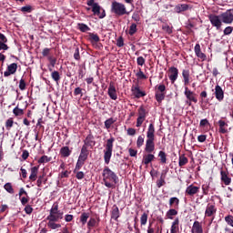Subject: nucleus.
<instances>
[{
  "mask_svg": "<svg viewBox=\"0 0 233 233\" xmlns=\"http://www.w3.org/2000/svg\"><path fill=\"white\" fill-rule=\"evenodd\" d=\"M63 211L59 210V203L55 202L49 210V215L46 217L48 228H51V230L61 228V224H57L56 221L63 219Z\"/></svg>",
  "mask_w": 233,
  "mask_h": 233,
  "instance_id": "nucleus-1",
  "label": "nucleus"
},
{
  "mask_svg": "<svg viewBox=\"0 0 233 233\" xmlns=\"http://www.w3.org/2000/svg\"><path fill=\"white\" fill-rule=\"evenodd\" d=\"M102 176H103L104 185L107 188H113L114 184L117 185V183H119V177H117V175L114 171H112L110 167L106 166L103 169ZM109 181H112L114 184L110 183Z\"/></svg>",
  "mask_w": 233,
  "mask_h": 233,
  "instance_id": "nucleus-2",
  "label": "nucleus"
},
{
  "mask_svg": "<svg viewBox=\"0 0 233 233\" xmlns=\"http://www.w3.org/2000/svg\"><path fill=\"white\" fill-rule=\"evenodd\" d=\"M116 138L114 137H110L106 142L105 149H104V161L106 165H110V159H112V152H114V142Z\"/></svg>",
  "mask_w": 233,
  "mask_h": 233,
  "instance_id": "nucleus-3",
  "label": "nucleus"
},
{
  "mask_svg": "<svg viewBox=\"0 0 233 233\" xmlns=\"http://www.w3.org/2000/svg\"><path fill=\"white\" fill-rule=\"evenodd\" d=\"M111 13L115 14L118 17L122 15H128V11L127 10V5L123 3H119L117 1H113L111 4Z\"/></svg>",
  "mask_w": 233,
  "mask_h": 233,
  "instance_id": "nucleus-4",
  "label": "nucleus"
},
{
  "mask_svg": "<svg viewBox=\"0 0 233 233\" xmlns=\"http://www.w3.org/2000/svg\"><path fill=\"white\" fill-rule=\"evenodd\" d=\"M167 94V86L164 84L156 86L155 98L157 103H162L165 100Z\"/></svg>",
  "mask_w": 233,
  "mask_h": 233,
  "instance_id": "nucleus-5",
  "label": "nucleus"
},
{
  "mask_svg": "<svg viewBox=\"0 0 233 233\" xmlns=\"http://www.w3.org/2000/svg\"><path fill=\"white\" fill-rule=\"evenodd\" d=\"M96 147V137L90 131L89 134L84 139V145L82 146V148H94Z\"/></svg>",
  "mask_w": 233,
  "mask_h": 233,
  "instance_id": "nucleus-6",
  "label": "nucleus"
},
{
  "mask_svg": "<svg viewBox=\"0 0 233 233\" xmlns=\"http://www.w3.org/2000/svg\"><path fill=\"white\" fill-rule=\"evenodd\" d=\"M147 109H145V107L141 106L138 108V117L137 118L136 127H137V128H139V127H141V125H143V123L145 122V119H147Z\"/></svg>",
  "mask_w": 233,
  "mask_h": 233,
  "instance_id": "nucleus-7",
  "label": "nucleus"
},
{
  "mask_svg": "<svg viewBox=\"0 0 233 233\" xmlns=\"http://www.w3.org/2000/svg\"><path fill=\"white\" fill-rule=\"evenodd\" d=\"M220 19L222 23L226 25H231L233 22V9L227 10L225 13L220 15Z\"/></svg>",
  "mask_w": 233,
  "mask_h": 233,
  "instance_id": "nucleus-8",
  "label": "nucleus"
},
{
  "mask_svg": "<svg viewBox=\"0 0 233 233\" xmlns=\"http://www.w3.org/2000/svg\"><path fill=\"white\" fill-rule=\"evenodd\" d=\"M131 92L136 99H141V97H145V96H147V93L145 91H141V88L137 84L131 86Z\"/></svg>",
  "mask_w": 233,
  "mask_h": 233,
  "instance_id": "nucleus-9",
  "label": "nucleus"
},
{
  "mask_svg": "<svg viewBox=\"0 0 233 233\" xmlns=\"http://www.w3.org/2000/svg\"><path fill=\"white\" fill-rule=\"evenodd\" d=\"M168 72V78L171 81L172 85H174L176 81H177V77L179 76V69H177V67L176 66H171L169 67Z\"/></svg>",
  "mask_w": 233,
  "mask_h": 233,
  "instance_id": "nucleus-10",
  "label": "nucleus"
},
{
  "mask_svg": "<svg viewBox=\"0 0 233 233\" xmlns=\"http://www.w3.org/2000/svg\"><path fill=\"white\" fill-rule=\"evenodd\" d=\"M220 181L226 187H228L232 183V177H228V171L223 169L220 170Z\"/></svg>",
  "mask_w": 233,
  "mask_h": 233,
  "instance_id": "nucleus-11",
  "label": "nucleus"
},
{
  "mask_svg": "<svg viewBox=\"0 0 233 233\" xmlns=\"http://www.w3.org/2000/svg\"><path fill=\"white\" fill-rule=\"evenodd\" d=\"M93 15H97L99 19H105L106 17V12H105V9L101 8V5H95L92 8Z\"/></svg>",
  "mask_w": 233,
  "mask_h": 233,
  "instance_id": "nucleus-12",
  "label": "nucleus"
},
{
  "mask_svg": "<svg viewBox=\"0 0 233 233\" xmlns=\"http://www.w3.org/2000/svg\"><path fill=\"white\" fill-rule=\"evenodd\" d=\"M184 96H186L187 99L189 101L188 105H190V103L192 102L198 103V98H196V93L188 89L187 86L185 87Z\"/></svg>",
  "mask_w": 233,
  "mask_h": 233,
  "instance_id": "nucleus-13",
  "label": "nucleus"
},
{
  "mask_svg": "<svg viewBox=\"0 0 233 233\" xmlns=\"http://www.w3.org/2000/svg\"><path fill=\"white\" fill-rule=\"evenodd\" d=\"M107 94L110 99H113V101H116L117 99V90L116 89V85L114 84V82H110Z\"/></svg>",
  "mask_w": 233,
  "mask_h": 233,
  "instance_id": "nucleus-14",
  "label": "nucleus"
},
{
  "mask_svg": "<svg viewBox=\"0 0 233 233\" xmlns=\"http://www.w3.org/2000/svg\"><path fill=\"white\" fill-rule=\"evenodd\" d=\"M17 72V64L12 63L9 66H7L6 71L4 72L5 77H10V76H14Z\"/></svg>",
  "mask_w": 233,
  "mask_h": 233,
  "instance_id": "nucleus-15",
  "label": "nucleus"
},
{
  "mask_svg": "<svg viewBox=\"0 0 233 233\" xmlns=\"http://www.w3.org/2000/svg\"><path fill=\"white\" fill-rule=\"evenodd\" d=\"M190 8H192V6H190L188 4H177L175 6L174 11L176 14H183V12L190 10Z\"/></svg>",
  "mask_w": 233,
  "mask_h": 233,
  "instance_id": "nucleus-16",
  "label": "nucleus"
},
{
  "mask_svg": "<svg viewBox=\"0 0 233 233\" xmlns=\"http://www.w3.org/2000/svg\"><path fill=\"white\" fill-rule=\"evenodd\" d=\"M154 141L155 139H147L145 152H147V154H152V152L156 150V143H154Z\"/></svg>",
  "mask_w": 233,
  "mask_h": 233,
  "instance_id": "nucleus-17",
  "label": "nucleus"
},
{
  "mask_svg": "<svg viewBox=\"0 0 233 233\" xmlns=\"http://www.w3.org/2000/svg\"><path fill=\"white\" fill-rule=\"evenodd\" d=\"M209 21H210L212 26H215L217 28V30H219V28H221V25H222L221 21L222 20H221V18H219L218 15H210Z\"/></svg>",
  "mask_w": 233,
  "mask_h": 233,
  "instance_id": "nucleus-18",
  "label": "nucleus"
},
{
  "mask_svg": "<svg viewBox=\"0 0 233 233\" xmlns=\"http://www.w3.org/2000/svg\"><path fill=\"white\" fill-rule=\"evenodd\" d=\"M215 97L218 99V101H223V99L225 98V92L219 85H217L215 86Z\"/></svg>",
  "mask_w": 233,
  "mask_h": 233,
  "instance_id": "nucleus-19",
  "label": "nucleus"
},
{
  "mask_svg": "<svg viewBox=\"0 0 233 233\" xmlns=\"http://www.w3.org/2000/svg\"><path fill=\"white\" fill-rule=\"evenodd\" d=\"M182 77H183V83L185 86H187V85H190V69L185 68L182 70Z\"/></svg>",
  "mask_w": 233,
  "mask_h": 233,
  "instance_id": "nucleus-20",
  "label": "nucleus"
},
{
  "mask_svg": "<svg viewBox=\"0 0 233 233\" xmlns=\"http://www.w3.org/2000/svg\"><path fill=\"white\" fill-rule=\"evenodd\" d=\"M216 212H218L216 206H214L212 204H208V206L206 208V211H205V217L212 218V216H214V214H216Z\"/></svg>",
  "mask_w": 233,
  "mask_h": 233,
  "instance_id": "nucleus-21",
  "label": "nucleus"
},
{
  "mask_svg": "<svg viewBox=\"0 0 233 233\" xmlns=\"http://www.w3.org/2000/svg\"><path fill=\"white\" fill-rule=\"evenodd\" d=\"M199 192V187L194 186V185H189L187 188H186V194L187 196H190V197H194L196 196V194H198Z\"/></svg>",
  "mask_w": 233,
  "mask_h": 233,
  "instance_id": "nucleus-22",
  "label": "nucleus"
},
{
  "mask_svg": "<svg viewBox=\"0 0 233 233\" xmlns=\"http://www.w3.org/2000/svg\"><path fill=\"white\" fill-rule=\"evenodd\" d=\"M119 218H121L119 208L117 207V205H114L111 208V219H114L115 221H119Z\"/></svg>",
  "mask_w": 233,
  "mask_h": 233,
  "instance_id": "nucleus-23",
  "label": "nucleus"
},
{
  "mask_svg": "<svg viewBox=\"0 0 233 233\" xmlns=\"http://www.w3.org/2000/svg\"><path fill=\"white\" fill-rule=\"evenodd\" d=\"M194 50L198 59H201V61H207V55L201 52V46L199 44H196Z\"/></svg>",
  "mask_w": 233,
  "mask_h": 233,
  "instance_id": "nucleus-24",
  "label": "nucleus"
},
{
  "mask_svg": "<svg viewBox=\"0 0 233 233\" xmlns=\"http://www.w3.org/2000/svg\"><path fill=\"white\" fill-rule=\"evenodd\" d=\"M60 156L61 157H70L72 156V147L70 148L68 146L62 147L60 148Z\"/></svg>",
  "mask_w": 233,
  "mask_h": 233,
  "instance_id": "nucleus-25",
  "label": "nucleus"
},
{
  "mask_svg": "<svg viewBox=\"0 0 233 233\" xmlns=\"http://www.w3.org/2000/svg\"><path fill=\"white\" fill-rule=\"evenodd\" d=\"M156 127L151 123L148 126L147 132V139H156Z\"/></svg>",
  "mask_w": 233,
  "mask_h": 233,
  "instance_id": "nucleus-26",
  "label": "nucleus"
},
{
  "mask_svg": "<svg viewBox=\"0 0 233 233\" xmlns=\"http://www.w3.org/2000/svg\"><path fill=\"white\" fill-rule=\"evenodd\" d=\"M191 233H203V226L201 225V222L195 221L193 223Z\"/></svg>",
  "mask_w": 233,
  "mask_h": 233,
  "instance_id": "nucleus-27",
  "label": "nucleus"
},
{
  "mask_svg": "<svg viewBox=\"0 0 233 233\" xmlns=\"http://www.w3.org/2000/svg\"><path fill=\"white\" fill-rule=\"evenodd\" d=\"M88 154H90V151H88V149L82 147L81 151H80V155L78 157V160L80 161H86V159H88Z\"/></svg>",
  "mask_w": 233,
  "mask_h": 233,
  "instance_id": "nucleus-28",
  "label": "nucleus"
},
{
  "mask_svg": "<svg viewBox=\"0 0 233 233\" xmlns=\"http://www.w3.org/2000/svg\"><path fill=\"white\" fill-rule=\"evenodd\" d=\"M154 159H156V156H154L151 153H148L143 156L142 163L143 165H148L149 163H152Z\"/></svg>",
  "mask_w": 233,
  "mask_h": 233,
  "instance_id": "nucleus-29",
  "label": "nucleus"
},
{
  "mask_svg": "<svg viewBox=\"0 0 233 233\" xmlns=\"http://www.w3.org/2000/svg\"><path fill=\"white\" fill-rule=\"evenodd\" d=\"M170 233H179V218H176L172 222Z\"/></svg>",
  "mask_w": 233,
  "mask_h": 233,
  "instance_id": "nucleus-30",
  "label": "nucleus"
},
{
  "mask_svg": "<svg viewBox=\"0 0 233 233\" xmlns=\"http://www.w3.org/2000/svg\"><path fill=\"white\" fill-rule=\"evenodd\" d=\"M177 210L178 209L175 208L168 209L166 213V218L167 219H174V218H176V216H177L178 214Z\"/></svg>",
  "mask_w": 233,
  "mask_h": 233,
  "instance_id": "nucleus-31",
  "label": "nucleus"
},
{
  "mask_svg": "<svg viewBox=\"0 0 233 233\" xmlns=\"http://www.w3.org/2000/svg\"><path fill=\"white\" fill-rule=\"evenodd\" d=\"M37 174H39V167H31L30 181H35L37 179Z\"/></svg>",
  "mask_w": 233,
  "mask_h": 233,
  "instance_id": "nucleus-32",
  "label": "nucleus"
},
{
  "mask_svg": "<svg viewBox=\"0 0 233 233\" xmlns=\"http://www.w3.org/2000/svg\"><path fill=\"white\" fill-rule=\"evenodd\" d=\"M218 126H219L218 130L220 134H227V132H228V129H227V127H228V124H227V122H225L224 120H219Z\"/></svg>",
  "mask_w": 233,
  "mask_h": 233,
  "instance_id": "nucleus-33",
  "label": "nucleus"
},
{
  "mask_svg": "<svg viewBox=\"0 0 233 233\" xmlns=\"http://www.w3.org/2000/svg\"><path fill=\"white\" fill-rule=\"evenodd\" d=\"M169 207L179 209V199L177 197H172L169 198Z\"/></svg>",
  "mask_w": 233,
  "mask_h": 233,
  "instance_id": "nucleus-34",
  "label": "nucleus"
},
{
  "mask_svg": "<svg viewBox=\"0 0 233 233\" xmlns=\"http://www.w3.org/2000/svg\"><path fill=\"white\" fill-rule=\"evenodd\" d=\"M88 37L90 43H99V41H101L97 34L89 33Z\"/></svg>",
  "mask_w": 233,
  "mask_h": 233,
  "instance_id": "nucleus-35",
  "label": "nucleus"
},
{
  "mask_svg": "<svg viewBox=\"0 0 233 233\" xmlns=\"http://www.w3.org/2000/svg\"><path fill=\"white\" fill-rule=\"evenodd\" d=\"M13 114L15 116V117H19L21 116H25V110L22 108H19V105H17L14 109H13Z\"/></svg>",
  "mask_w": 233,
  "mask_h": 233,
  "instance_id": "nucleus-36",
  "label": "nucleus"
},
{
  "mask_svg": "<svg viewBox=\"0 0 233 233\" xmlns=\"http://www.w3.org/2000/svg\"><path fill=\"white\" fill-rule=\"evenodd\" d=\"M188 163V158L185 157V154L180 155L178 158V167H185Z\"/></svg>",
  "mask_w": 233,
  "mask_h": 233,
  "instance_id": "nucleus-37",
  "label": "nucleus"
},
{
  "mask_svg": "<svg viewBox=\"0 0 233 233\" xmlns=\"http://www.w3.org/2000/svg\"><path fill=\"white\" fill-rule=\"evenodd\" d=\"M46 177H45V175H40L36 180V186L41 187L44 185H46Z\"/></svg>",
  "mask_w": 233,
  "mask_h": 233,
  "instance_id": "nucleus-38",
  "label": "nucleus"
},
{
  "mask_svg": "<svg viewBox=\"0 0 233 233\" xmlns=\"http://www.w3.org/2000/svg\"><path fill=\"white\" fill-rule=\"evenodd\" d=\"M114 123H116V119H114V117H110L108 119H106L104 122L105 127L106 128V130H110L112 125H114Z\"/></svg>",
  "mask_w": 233,
  "mask_h": 233,
  "instance_id": "nucleus-39",
  "label": "nucleus"
},
{
  "mask_svg": "<svg viewBox=\"0 0 233 233\" xmlns=\"http://www.w3.org/2000/svg\"><path fill=\"white\" fill-rule=\"evenodd\" d=\"M88 218H90V213L84 212L80 216V222L82 225H86V222L88 221Z\"/></svg>",
  "mask_w": 233,
  "mask_h": 233,
  "instance_id": "nucleus-40",
  "label": "nucleus"
},
{
  "mask_svg": "<svg viewBox=\"0 0 233 233\" xmlns=\"http://www.w3.org/2000/svg\"><path fill=\"white\" fill-rule=\"evenodd\" d=\"M20 11L23 14H32V12L34 11V7L32 5H25V6H22L20 8Z\"/></svg>",
  "mask_w": 233,
  "mask_h": 233,
  "instance_id": "nucleus-41",
  "label": "nucleus"
},
{
  "mask_svg": "<svg viewBox=\"0 0 233 233\" xmlns=\"http://www.w3.org/2000/svg\"><path fill=\"white\" fill-rule=\"evenodd\" d=\"M51 77L53 81H56V83H59V81L61 80V75H59L58 71H53L51 73Z\"/></svg>",
  "mask_w": 233,
  "mask_h": 233,
  "instance_id": "nucleus-42",
  "label": "nucleus"
},
{
  "mask_svg": "<svg viewBox=\"0 0 233 233\" xmlns=\"http://www.w3.org/2000/svg\"><path fill=\"white\" fill-rule=\"evenodd\" d=\"M158 157L160 158V163H162V165L167 164V153H165V151H159Z\"/></svg>",
  "mask_w": 233,
  "mask_h": 233,
  "instance_id": "nucleus-43",
  "label": "nucleus"
},
{
  "mask_svg": "<svg viewBox=\"0 0 233 233\" xmlns=\"http://www.w3.org/2000/svg\"><path fill=\"white\" fill-rule=\"evenodd\" d=\"M77 26L80 32H88L90 30V27L84 23L77 24Z\"/></svg>",
  "mask_w": 233,
  "mask_h": 233,
  "instance_id": "nucleus-44",
  "label": "nucleus"
},
{
  "mask_svg": "<svg viewBox=\"0 0 233 233\" xmlns=\"http://www.w3.org/2000/svg\"><path fill=\"white\" fill-rule=\"evenodd\" d=\"M173 27H171L170 25H168L167 24H164L162 25V30L167 34L168 35H170L172 33H173V30H172Z\"/></svg>",
  "mask_w": 233,
  "mask_h": 233,
  "instance_id": "nucleus-45",
  "label": "nucleus"
},
{
  "mask_svg": "<svg viewBox=\"0 0 233 233\" xmlns=\"http://www.w3.org/2000/svg\"><path fill=\"white\" fill-rule=\"evenodd\" d=\"M52 161V157H48V156L44 155L38 159V163L41 165L43 163H50Z\"/></svg>",
  "mask_w": 233,
  "mask_h": 233,
  "instance_id": "nucleus-46",
  "label": "nucleus"
},
{
  "mask_svg": "<svg viewBox=\"0 0 233 233\" xmlns=\"http://www.w3.org/2000/svg\"><path fill=\"white\" fill-rule=\"evenodd\" d=\"M137 32V25L131 24L128 31L129 35H134Z\"/></svg>",
  "mask_w": 233,
  "mask_h": 233,
  "instance_id": "nucleus-47",
  "label": "nucleus"
},
{
  "mask_svg": "<svg viewBox=\"0 0 233 233\" xmlns=\"http://www.w3.org/2000/svg\"><path fill=\"white\" fill-rule=\"evenodd\" d=\"M97 221L96 220V218H91L89 219V221L87 222V228L88 230H91L93 228V227H96Z\"/></svg>",
  "mask_w": 233,
  "mask_h": 233,
  "instance_id": "nucleus-48",
  "label": "nucleus"
},
{
  "mask_svg": "<svg viewBox=\"0 0 233 233\" xmlns=\"http://www.w3.org/2000/svg\"><path fill=\"white\" fill-rule=\"evenodd\" d=\"M12 127H14V118L10 117L5 121V128L11 130Z\"/></svg>",
  "mask_w": 233,
  "mask_h": 233,
  "instance_id": "nucleus-49",
  "label": "nucleus"
},
{
  "mask_svg": "<svg viewBox=\"0 0 233 233\" xmlns=\"http://www.w3.org/2000/svg\"><path fill=\"white\" fill-rule=\"evenodd\" d=\"M5 190L9 194H14V187H12V183L8 182L4 186Z\"/></svg>",
  "mask_w": 233,
  "mask_h": 233,
  "instance_id": "nucleus-50",
  "label": "nucleus"
},
{
  "mask_svg": "<svg viewBox=\"0 0 233 233\" xmlns=\"http://www.w3.org/2000/svg\"><path fill=\"white\" fill-rule=\"evenodd\" d=\"M83 165H85V162L83 160H77L74 173L76 174V172L81 170V168H83Z\"/></svg>",
  "mask_w": 233,
  "mask_h": 233,
  "instance_id": "nucleus-51",
  "label": "nucleus"
},
{
  "mask_svg": "<svg viewBox=\"0 0 233 233\" xmlns=\"http://www.w3.org/2000/svg\"><path fill=\"white\" fill-rule=\"evenodd\" d=\"M167 182L165 181V177L161 175L160 178L157 180V188H161Z\"/></svg>",
  "mask_w": 233,
  "mask_h": 233,
  "instance_id": "nucleus-52",
  "label": "nucleus"
},
{
  "mask_svg": "<svg viewBox=\"0 0 233 233\" xmlns=\"http://www.w3.org/2000/svg\"><path fill=\"white\" fill-rule=\"evenodd\" d=\"M147 221H148V214L143 213L140 218V224L142 226H145V225H147Z\"/></svg>",
  "mask_w": 233,
  "mask_h": 233,
  "instance_id": "nucleus-53",
  "label": "nucleus"
},
{
  "mask_svg": "<svg viewBox=\"0 0 233 233\" xmlns=\"http://www.w3.org/2000/svg\"><path fill=\"white\" fill-rule=\"evenodd\" d=\"M143 145H145V137L139 136L137 140V148H141Z\"/></svg>",
  "mask_w": 233,
  "mask_h": 233,
  "instance_id": "nucleus-54",
  "label": "nucleus"
},
{
  "mask_svg": "<svg viewBox=\"0 0 233 233\" xmlns=\"http://www.w3.org/2000/svg\"><path fill=\"white\" fill-rule=\"evenodd\" d=\"M210 190V186L208 184L202 185V192L204 196H208V191Z\"/></svg>",
  "mask_w": 233,
  "mask_h": 233,
  "instance_id": "nucleus-55",
  "label": "nucleus"
},
{
  "mask_svg": "<svg viewBox=\"0 0 233 233\" xmlns=\"http://www.w3.org/2000/svg\"><path fill=\"white\" fill-rule=\"evenodd\" d=\"M225 221H226V223H228V225H229V227L233 228V216L232 215H228V216L225 217Z\"/></svg>",
  "mask_w": 233,
  "mask_h": 233,
  "instance_id": "nucleus-56",
  "label": "nucleus"
},
{
  "mask_svg": "<svg viewBox=\"0 0 233 233\" xmlns=\"http://www.w3.org/2000/svg\"><path fill=\"white\" fill-rule=\"evenodd\" d=\"M116 46H118V48H122V46H125V40L123 39V36H119L117 38Z\"/></svg>",
  "mask_w": 233,
  "mask_h": 233,
  "instance_id": "nucleus-57",
  "label": "nucleus"
},
{
  "mask_svg": "<svg viewBox=\"0 0 233 233\" xmlns=\"http://www.w3.org/2000/svg\"><path fill=\"white\" fill-rule=\"evenodd\" d=\"M50 52H52V48L46 47L42 51L43 57H48L50 56Z\"/></svg>",
  "mask_w": 233,
  "mask_h": 233,
  "instance_id": "nucleus-58",
  "label": "nucleus"
},
{
  "mask_svg": "<svg viewBox=\"0 0 233 233\" xmlns=\"http://www.w3.org/2000/svg\"><path fill=\"white\" fill-rule=\"evenodd\" d=\"M74 59H76V61H80L81 59V55L79 54V47H76L75 49Z\"/></svg>",
  "mask_w": 233,
  "mask_h": 233,
  "instance_id": "nucleus-59",
  "label": "nucleus"
},
{
  "mask_svg": "<svg viewBox=\"0 0 233 233\" xmlns=\"http://www.w3.org/2000/svg\"><path fill=\"white\" fill-rule=\"evenodd\" d=\"M145 58L143 56H138L137 58V65H138V66H143V65H145Z\"/></svg>",
  "mask_w": 233,
  "mask_h": 233,
  "instance_id": "nucleus-60",
  "label": "nucleus"
},
{
  "mask_svg": "<svg viewBox=\"0 0 233 233\" xmlns=\"http://www.w3.org/2000/svg\"><path fill=\"white\" fill-rule=\"evenodd\" d=\"M24 210H25V214L30 215L34 212V208H32V206H30V205H26Z\"/></svg>",
  "mask_w": 233,
  "mask_h": 233,
  "instance_id": "nucleus-61",
  "label": "nucleus"
},
{
  "mask_svg": "<svg viewBox=\"0 0 233 233\" xmlns=\"http://www.w3.org/2000/svg\"><path fill=\"white\" fill-rule=\"evenodd\" d=\"M233 32V27L232 26H227L224 29V35H230V34H232Z\"/></svg>",
  "mask_w": 233,
  "mask_h": 233,
  "instance_id": "nucleus-62",
  "label": "nucleus"
},
{
  "mask_svg": "<svg viewBox=\"0 0 233 233\" xmlns=\"http://www.w3.org/2000/svg\"><path fill=\"white\" fill-rule=\"evenodd\" d=\"M137 77H138V79H147V77L146 76L145 73H143L141 71V68L139 69V71L137 73Z\"/></svg>",
  "mask_w": 233,
  "mask_h": 233,
  "instance_id": "nucleus-63",
  "label": "nucleus"
},
{
  "mask_svg": "<svg viewBox=\"0 0 233 233\" xmlns=\"http://www.w3.org/2000/svg\"><path fill=\"white\" fill-rule=\"evenodd\" d=\"M61 179H64L65 177H68L70 176V171L68 170H66V171H62L60 174H59Z\"/></svg>",
  "mask_w": 233,
  "mask_h": 233,
  "instance_id": "nucleus-64",
  "label": "nucleus"
}]
</instances>
